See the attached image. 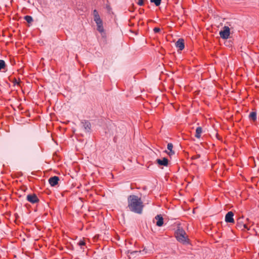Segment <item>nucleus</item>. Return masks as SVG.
Wrapping results in <instances>:
<instances>
[{"label": "nucleus", "mask_w": 259, "mask_h": 259, "mask_svg": "<svg viewBox=\"0 0 259 259\" xmlns=\"http://www.w3.org/2000/svg\"><path fill=\"white\" fill-rule=\"evenodd\" d=\"M202 128L200 127V126H198L196 128V134H195V137L199 139L201 137V135L202 134Z\"/></svg>", "instance_id": "nucleus-12"}, {"label": "nucleus", "mask_w": 259, "mask_h": 259, "mask_svg": "<svg viewBox=\"0 0 259 259\" xmlns=\"http://www.w3.org/2000/svg\"><path fill=\"white\" fill-rule=\"evenodd\" d=\"M136 2L139 6H143L144 4V0H136Z\"/></svg>", "instance_id": "nucleus-19"}, {"label": "nucleus", "mask_w": 259, "mask_h": 259, "mask_svg": "<svg viewBox=\"0 0 259 259\" xmlns=\"http://www.w3.org/2000/svg\"><path fill=\"white\" fill-rule=\"evenodd\" d=\"M82 123L83 124V127H84V129L87 131L89 132V130L91 128V124H90V123L89 121H85V120L83 121Z\"/></svg>", "instance_id": "nucleus-13"}, {"label": "nucleus", "mask_w": 259, "mask_h": 259, "mask_svg": "<svg viewBox=\"0 0 259 259\" xmlns=\"http://www.w3.org/2000/svg\"><path fill=\"white\" fill-rule=\"evenodd\" d=\"M160 29L159 28H158V27H155L154 29H153V31L155 33H158L160 31Z\"/></svg>", "instance_id": "nucleus-20"}, {"label": "nucleus", "mask_w": 259, "mask_h": 259, "mask_svg": "<svg viewBox=\"0 0 259 259\" xmlns=\"http://www.w3.org/2000/svg\"><path fill=\"white\" fill-rule=\"evenodd\" d=\"M156 161L160 165L167 166L168 165V159L165 157L163 158L162 159H157Z\"/></svg>", "instance_id": "nucleus-10"}, {"label": "nucleus", "mask_w": 259, "mask_h": 259, "mask_svg": "<svg viewBox=\"0 0 259 259\" xmlns=\"http://www.w3.org/2000/svg\"><path fill=\"white\" fill-rule=\"evenodd\" d=\"M93 15H94V19L95 21L97 26V30L100 33H102L104 32V28L103 26V22L101 20L98 11L96 10H94L93 11Z\"/></svg>", "instance_id": "nucleus-3"}, {"label": "nucleus", "mask_w": 259, "mask_h": 259, "mask_svg": "<svg viewBox=\"0 0 259 259\" xmlns=\"http://www.w3.org/2000/svg\"><path fill=\"white\" fill-rule=\"evenodd\" d=\"M78 244L80 246L81 248L82 249V246H84L85 244V243L83 240H80L78 242Z\"/></svg>", "instance_id": "nucleus-18"}, {"label": "nucleus", "mask_w": 259, "mask_h": 259, "mask_svg": "<svg viewBox=\"0 0 259 259\" xmlns=\"http://www.w3.org/2000/svg\"><path fill=\"white\" fill-rule=\"evenodd\" d=\"M230 34V28L227 26H225L223 28V30L220 31V35L223 39H227Z\"/></svg>", "instance_id": "nucleus-4"}, {"label": "nucleus", "mask_w": 259, "mask_h": 259, "mask_svg": "<svg viewBox=\"0 0 259 259\" xmlns=\"http://www.w3.org/2000/svg\"><path fill=\"white\" fill-rule=\"evenodd\" d=\"M24 19L29 23H30L33 21L32 17L28 15L25 16L24 17Z\"/></svg>", "instance_id": "nucleus-15"}, {"label": "nucleus", "mask_w": 259, "mask_h": 259, "mask_svg": "<svg viewBox=\"0 0 259 259\" xmlns=\"http://www.w3.org/2000/svg\"><path fill=\"white\" fill-rule=\"evenodd\" d=\"M176 46L180 50H183L185 47L184 39H179L176 43Z\"/></svg>", "instance_id": "nucleus-8"}, {"label": "nucleus", "mask_w": 259, "mask_h": 259, "mask_svg": "<svg viewBox=\"0 0 259 259\" xmlns=\"http://www.w3.org/2000/svg\"><path fill=\"white\" fill-rule=\"evenodd\" d=\"M175 236L179 242L183 244L189 243V239L183 228L179 227L175 232Z\"/></svg>", "instance_id": "nucleus-2"}, {"label": "nucleus", "mask_w": 259, "mask_h": 259, "mask_svg": "<svg viewBox=\"0 0 259 259\" xmlns=\"http://www.w3.org/2000/svg\"><path fill=\"white\" fill-rule=\"evenodd\" d=\"M173 145L172 143H168L167 144V149L169 151L167 154L170 156H172L175 154V152L172 150Z\"/></svg>", "instance_id": "nucleus-11"}, {"label": "nucleus", "mask_w": 259, "mask_h": 259, "mask_svg": "<svg viewBox=\"0 0 259 259\" xmlns=\"http://www.w3.org/2000/svg\"><path fill=\"white\" fill-rule=\"evenodd\" d=\"M161 0H150V2L154 3L156 6H158L161 4Z\"/></svg>", "instance_id": "nucleus-16"}, {"label": "nucleus", "mask_w": 259, "mask_h": 259, "mask_svg": "<svg viewBox=\"0 0 259 259\" xmlns=\"http://www.w3.org/2000/svg\"><path fill=\"white\" fill-rule=\"evenodd\" d=\"M59 180V179L58 177L54 176V177L50 178L49 179V182L51 186L54 187V186H56L58 183Z\"/></svg>", "instance_id": "nucleus-7"}, {"label": "nucleus", "mask_w": 259, "mask_h": 259, "mask_svg": "<svg viewBox=\"0 0 259 259\" xmlns=\"http://www.w3.org/2000/svg\"><path fill=\"white\" fill-rule=\"evenodd\" d=\"M127 202L131 211L139 214L142 213L144 205L141 198L135 195H130L127 198Z\"/></svg>", "instance_id": "nucleus-1"}, {"label": "nucleus", "mask_w": 259, "mask_h": 259, "mask_svg": "<svg viewBox=\"0 0 259 259\" xmlns=\"http://www.w3.org/2000/svg\"><path fill=\"white\" fill-rule=\"evenodd\" d=\"M27 200L32 203L37 202L39 200L35 194H30L27 196Z\"/></svg>", "instance_id": "nucleus-6"}, {"label": "nucleus", "mask_w": 259, "mask_h": 259, "mask_svg": "<svg viewBox=\"0 0 259 259\" xmlns=\"http://www.w3.org/2000/svg\"><path fill=\"white\" fill-rule=\"evenodd\" d=\"M234 213L232 211H229L225 216V221L227 223H234V220L233 218Z\"/></svg>", "instance_id": "nucleus-5"}, {"label": "nucleus", "mask_w": 259, "mask_h": 259, "mask_svg": "<svg viewBox=\"0 0 259 259\" xmlns=\"http://www.w3.org/2000/svg\"><path fill=\"white\" fill-rule=\"evenodd\" d=\"M6 66L5 62L3 60H0V71L2 69H4Z\"/></svg>", "instance_id": "nucleus-17"}, {"label": "nucleus", "mask_w": 259, "mask_h": 259, "mask_svg": "<svg viewBox=\"0 0 259 259\" xmlns=\"http://www.w3.org/2000/svg\"><path fill=\"white\" fill-rule=\"evenodd\" d=\"M249 117L250 119L255 121L256 119V113L255 112H251L249 115Z\"/></svg>", "instance_id": "nucleus-14"}, {"label": "nucleus", "mask_w": 259, "mask_h": 259, "mask_svg": "<svg viewBox=\"0 0 259 259\" xmlns=\"http://www.w3.org/2000/svg\"><path fill=\"white\" fill-rule=\"evenodd\" d=\"M136 251H135V252H131V254H133L134 252H136Z\"/></svg>", "instance_id": "nucleus-21"}, {"label": "nucleus", "mask_w": 259, "mask_h": 259, "mask_svg": "<svg viewBox=\"0 0 259 259\" xmlns=\"http://www.w3.org/2000/svg\"><path fill=\"white\" fill-rule=\"evenodd\" d=\"M244 228H247V227H246V225H244Z\"/></svg>", "instance_id": "nucleus-22"}, {"label": "nucleus", "mask_w": 259, "mask_h": 259, "mask_svg": "<svg viewBox=\"0 0 259 259\" xmlns=\"http://www.w3.org/2000/svg\"><path fill=\"white\" fill-rule=\"evenodd\" d=\"M155 220H157L156 225L158 227H161L163 224V219L161 215H157L155 218Z\"/></svg>", "instance_id": "nucleus-9"}]
</instances>
